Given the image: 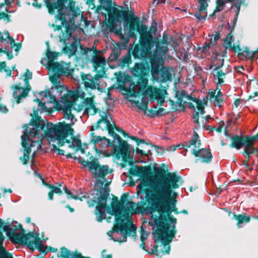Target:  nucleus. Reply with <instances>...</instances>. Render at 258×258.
I'll list each match as a JSON object with an SVG mask.
<instances>
[{
    "instance_id": "nucleus-10",
    "label": "nucleus",
    "mask_w": 258,
    "mask_h": 258,
    "mask_svg": "<svg viewBox=\"0 0 258 258\" xmlns=\"http://www.w3.org/2000/svg\"><path fill=\"white\" fill-rule=\"evenodd\" d=\"M44 2L50 14H53L54 10L58 9V19L67 21L66 17L69 15L70 10L64 5L66 0H44Z\"/></svg>"
},
{
    "instance_id": "nucleus-20",
    "label": "nucleus",
    "mask_w": 258,
    "mask_h": 258,
    "mask_svg": "<svg viewBox=\"0 0 258 258\" xmlns=\"http://www.w3.org/2000/svg\"><path fill=\"white\" fill-rule=\"evenodd\" d=\"M163 92V90L160 89L149 87L145 90L143 95L148 100L152 102L154 100H157L158 104L161 105L164 102Z\"/></svg>"
},
{
    "instance_id": "nucleus-11",
    "label": "nucleus",
    "mask_w": 258,
    "mask_h": 258,
    "mask_svg": "<svg viewBox=\"0 0 258 258\" xmlns=\"http://www.w3.org/2000/svg\"><path fill=\"white\" fill-rule=\"evenodd\" d=\"M130 28L131 31L137 30L140 34L141 38L142 39V43L144 45H148V38H153V34H155L156 29L154 27H151L149 31H147V27L146 25H140L137 18H133L131 19L130 23Z\"/></svg>"
},
{
    "instance_id": "nucleus-62",
    "label": "nucleus",
    "mask_w": 258,
    "mask_h": 258,
    "mask_svg": "<svg viewBox=\"0 0 258 258\" xmlns=\"http://www.w3.org/2000/svg\"><path fill=\"white\" fill-rule=\"evenodd\" d=\"M164 112V109L160 108L157 111V112L156 113V115L157 116H160L161 115H162L163 114Z\"/></svg>"
},
{
    "instance_id": "nucleus-46",
    "label": "nucleus",
    "mask_w": 258,
    "mask_h": 258,
    "mask_svg": "<svg viewBox=\"0 0 258 258\" xmlns=\"http://www.w3.org/2000/svg\"><path fill=\"white\" fill-rule=\"evenodd\" d=\"M0 258H13L10 252L6 251L3 248H0Z\"/></svg>"
},
{
    "instance_id": "nucleus-51",
    "label": "nucleus",
    "mask_w": 258,
    "mask_h": 258,
    "mask_svg": "<svg viewBox=\"0 0 258 258\" xmlns=\"http://www.w3.org/2000/svg\"><path fill=\"white\" fill-rule=\"evenodd\" d=\"M111 94L108 91L107 93V97L104 98L105 103L108 105H111L113 103V99L111 97Z\"/></svg>"
},
{
    "instance_id": "nucleus-56",
    "label": "nucleus",
    "mask_w": 258,
    "mask_h": 258,
    "mask_svg": "<svg viewBox=\"0 0 258 258\" xmlns=\"http://www.w3.org/2000/svg\"><path fill=\"white\" fill-rule=\"evenodd\" d=\"M234 104L236 107L241 106L243 104V100L241 99H237L234 101Z\"/></svg>"
},
{
    "instance_id": "nucleus-50",
    "label": "nucleus",
    "mask_w": 258,
    "mask_h": 258,
    "mask_svg": "<svg viewBox=\"0 0 258 258\" xmlns=\"http://www.w3.org/2000/svg\"><path fill=\"white\" fill-rule=\"evenodd\" d=\"M15 0H5V3L7 7L5 9L6 11L8 13H11L15 11V10H10V5L14 2Z\"/></svg>"
},
{
    "instance_id": "nucleus-23",
    "label": "nucleus",
    "mask_w": 258,
    "mask_h": 258,
    "mask_svg": "<svg viewBox=\"0 0 258 258\" xmlns=\"http://www.w3.org/2000/svg\"><path fill=\"white\" fill-rule=\"evenodd\" d=\"M147 40L149 42L148 45H144L142 43V39L141 38V48H140L138 45L135 46L133 51V55L135 57H143L151 52V49L154 46L153 38H148Z\"/></svg>"
},
{
    "instance_id": "nucleus-36",
    "label": "nucleus",
    "mask_w": 258,
    "mask_h": 258,
    "mask_svg": "<svg viewBox=\"0 0 258 258\" xmlns=\"http://www.w3.org/2000/svg\"><path fill=\"white\" fill-rule=\"evenodd\" d=\"M212 74L214 77L218 80V83L219 84H222L224 83L223 79L225 78V74L222 73L220 69H213Z\"/></svg>"
},
{
    "instance_id": "nucleus-37",
    "label": "nucleus",
    "mask_w": 258,
    "mask_h": 258,
    "mask_svg": "<svg viewBox=\"0 0 258 258\" xmlns=\"http://www.w3.org/2000/svg\"><path fill=\"white\" fill-rule=\"evenodd\" d=\"M207 15V10L201 9V7H199L198 11L196 12L195 14V16L199 20H205Z\"/></svg>"
},
{
    "instance_id": "nucleus-7",
    "label": "nucleus",
    "mask_w": 258,
    "mask_h": 258,
    "mask_svg": "<svg viewBox=\"0 0 258 258\" xmlns=\"http://www.w3.org/2000/svg\"><path fill=\"white\" fill-rule=\"evenodd\" d=\"M233 142L231 145L232 148L239 150L244 147V151L249 159V155L257 152L256 149L253 147L254 143L258 140V133L254 136L249 137L247 136L232 137Z\"/></svg>"
},
{
    "instance_id": "nucleus-61",
    "label": "nucleus",
    "mask_w": 258,
    "mask_h": 258,
    "mask_svg": "<svg viewBox=\"0 0 258 258\" xmlns=\"http://www.w3.org/2000/svg\"><path fill=\"white\" fill-rule=\"evenodd\" d=\"M121 59H122V61L123 63H128V62L130 60V56L127 55L124 57H123Z\"/></svg>"
},
{
    "instance_id": "nucleus-59",
    "label": "nucleus",
    "mask_w": 258,
    "mask_h": 258,
    "mask_svg": "<svg viewBox=\"0 0 258 258\" xmlns=\"http://www.w3.org/2000/svg\"><path fill=\"white\" fill-rule=\"evenodd\" d=\"M211 46H212V44H210V42L209 43L205 44L203 47V51H206L209 50V49L211 47Z\"/></svg>"
},
{
    "instance_id": "nucleus-22",
    "label": "nucleus",
    "mask_w": 258,
    "mask_h": 258,
    "mask_svg": "<svg viewBox=\"0 0 258 258\" xmlns=\"http://www.w3.org/2000/svg\"><path fill=\"white\" fill-rule=\"evenodd\" d=\"M48 70L52 72H55L59 76H69L72 72L69 64L63 62H50L48 64Z\"/></svg>"
},
{
    "instance_id": "nucleus-13",
    "label": "nucleus",
    "mask_w": 258,
    "mask_h": 258,
    "mask_svg": "<svg viewBox=\"0 0 258 258\" xmlns=\"http://www.w3.org/2000/svg\"><path fill=\"white\" fill-rule=\"evenodd\" d=\"M16 239L17 240L16 243L27 244L30 249L37 248L41 251H45L44 246L43 245L40 238L35 237L31 233L25 234L24 233L23 235L21 233L18 234L16 235Z\"/></svg>"
},
{
    "instance_id": "nucleus-12",
    "label": "nucleus",
    "mask_w": 258,
    "mask_h": 258,
    "mask_svg": "<svg viewBox=\"0 0 258 258\" xmlns=\"http://www.w3.org/2000/svg\"><path fill=\"white\" fill-rule=\"evenodd\" d=\"M72 133L68 134L65 135V137L61 138H58L57 136L54 137V139L50 138L47 135L48 127L46 125V130L44 132L45 137L50 144L51 142H55L56 145L58 146H63L66 143L68 144L69 147H80L81 146V141L79 139H77L74 137H72L74 134V130L73 128Z\"/></svg>"
},
{
    "instance_id": "nucleus-38",
    "label": "nucleus",
    "mask_w": 258,
    "mask_h": 258,
    "mask_svg": "<svg viewBox=\"0 0 258 258\" xmlns=\"http://www.w3.org/2000/svg\"><path fill=\"white\" fill-rule=\"evenodd\" d=\"M5 35L6 38H4L2 33L0 32V41L2 43H10L11 45L15 43L14 40L12 37L9 36L8 33H6Z\"/></svg>"
},
{
    "instance_id": "nucleus-47",
    "label": "nucleus",
    "mask_w": 258,
    "mask_h": 258,
    "mask_svg": "<svg viewBox=\"0 0 258 258\" xmlns=\"http://www.w3.org/2000/svg\"><path fill=\"white\" fill-rule=\"evenodd\" d=\"M220 34L219 33H217L215 35L213 36H212V37L210 39V44H212V46L215 45L217 41L220 39Z\"/></svg>"
},
{
    "instance_id": "nucleus-45",
    "label": "nucleus",
    "mask_w": 258,
    "mask_h": 258,
    "mask_svg": "<svg viewBox=\"0 0 258 258\" xmlns=\"http://www.w3.org/2000/svg\"><path fill=\"white\" fill-rule=\"evenodd\" d=\"M210 1V0H198V2L200 5L199 7H201V10H207Z\"/></svg>"
},
{
    "instance_id": "nucleus-8",
    "label": "nucleus",
    "mask_w": 258,
    "mask_h": 258,
    "mask_svg": "<svg viewBox=\"0 0 258 258\" xmlns=\"http://www.w3.org/2000/svg\"><path fill=\"white\" fill-rule=\"evenodd\" d=\"M200 146L201 141L199 139V137L198 134L195 132L189 143L187 145V147H191L192 154L196 157H199L196 161L197 162L198 161L205 163L210 162L213 157L212 153L205 149H200Z\"/></svg>"
},
{
    "instance_id": "nucleus-53",
    "label": "nucleus",
    "mask_w": 258,
    "mask_h": 258,
    "mask_svg": "<svg viewBox=\"0 0 258 258\" xmlns=\"http://www.w3.org/2000/svg\"><path fill=\"white\" fill-rule=\"evenodd\" d=\"M32 73H31L28 70H27L25 74V83L27 85H29L28 80L31 79L32 78Z\"/></svg>"
},
{
    "instance_id": "nucleus-39",
    "label": "nucleus",
    "mask_w": 258,
    "mask_h": 258,
    "mask_svg": "<svg viewBox=\"0 0 258 258\" xmlns=\"http://www.w3.org/2000/svg\"><path fill=\"white\" fill-rule=\"evenodd\" d=\"M52 73L53 75L49 77V79L51 82L53 83V85L55 86L60 85V82L58 80V79L60 76L56 74L55 72H52Z\"/></svg>"
},
{
    "instance_id": "nucleus-60",
    "label": "nucleus",
    "mask_w": 258,
    "mask_h": 258,
    "mask_svg": "<svg viewBox=\"0 0 258 258\" xmlns=\"http://www.w3.org/2000/svg\"><path fill=\"white\" fill-rule=\"evenodd\" d=\"M242 165L244 166L245 169L246 170H250V168L249 167V165L248 164L247 161H242Z\"/></svg>"
},
{
    "instance_id": "nucleus-52",
    "label": "nucleus",
    "mask_w": 258,
    "mask_h": 258,
    "mask_svg": "<svg viewBox=\"0 0 258 258\" xmlns=\"http://www.w3.org/2000/svg\"><path fill=\"white\" fill-rule=\"evenodd\" d=\"M149 234V232L145 231L144 229L142 227L141 234V239L142 241H144L147 238Z\"/></svg>"
},
{
    "instance_id": "nucleus-34",
    "label": "nucleus",
    "mask_w": 258,
    "mask_h": 258,
    "mask_svg": "<svg viewBox=\"0 0 258 258\" xmlns=\"http://www.w3.org/2000/svg\"><path fill=\"white\" fill-rule=\"evenodd\" d=\"M145 68L144 64L142 63H136L132 72L133 76L141 77L145 74Z\"/></svg>"
},
{
    "instance_id": "nucleus-15",
    "label": "nucleus",
    "mask_w": 258,
    "mask_h": 258,
    "mask_svg": "<svg viewBox=\"0 0 258 258\" xmlns=\"http://www.w3.org/2000/svg\"><path fill=\"white\" fill-rule=\"evenodd\" d=\"M101 119H99L96 125L91 127V131L95 129H101L102 131L107 130L108 133L113 137L114 139H120V137L114 132V127L110 123L109 118H111L107 111H103L100 114Z\"/></svg>"
},
{
    "instance_id": "nucleus-17",
    "label": "nucleus",
    "mask_w": 258,
    "mask_h": 258,
    "mask_svg": "<svg viewBox=\"0 0 258 258\" xmlns=\"http://www.w3.org/2000/svg\"><path fill=\"white\" fill-rule=\"evenodd\" d=\"M160 64L152 62L151 74L153 78L159 82H165L171 80V71L169 68L161 67L159 69Z\"/></svg>"
},
{
    "instance_id": "nucleus-55",
    "label": "nucleus",
    "mask_w": 258,
    "mask_h": 258,
    "mask_svg": "<svg viewBox=\"0 0 258 258\" xmlns=\"http://www.w3.org/2000/svg\"><path fill=\"white\" fill-rule=\"evenodd\" d=\"M95 162V159L92 160L91 161H85V160H83V161H82V162L81 163V164L83 166H87L89 168V171H90V164L92 163H94Z\"/></svg>"
},
{
    "instance_id": "nucleus-33",
    "label": "nucleus",
    "mask_w": 258,
    "mask_h": 258,
    "mask_svg": "<svg viewBox=\"0 0 258 258\" xmlns=\"http://www.w3.org/2000/svg\"><path fill=\"white\" fill-rule=\"evenodd\" d=\"M148 83V81L147 79H143L142 80V82H138L137 84L131 85L130 87V89L133 92V93L135 94H137L139 93L141 90L144 89L146 86H147Z\"/></svg>"
},
{
    "instance_id": "nucleus-63",
    "label": "nucleus",
    "mask_w": 258,
    "mask_h": 258,
    "mask_svg": "<svg viewBox=\"0 0 258 258\" xmlns=\"http://www.w3.org/2000/svg\"><path fill=\"white\" fill-rule=\"evenodd\" d=\"M189 143V142L188 143H185V145H183V144H180V145H178V146H176L177 147H179V149H181V148H183L184 147H186V151H187V148H189L190 147H187V145H188V144Z\"/></svg>"
},
{
    "instance_id": "nucleus-5",
    "label": "nucleus",
    "mask_w": 258,
    "mask_h": 258,
    "mask_svg": "<svg viewBox=\"0 0 258 258\" xmlns=\"http://www.w3.org/2000/svg\"><path fill=\"white\" fill-rule=\"evenodd\" d=\"M143 210V207L134 202H128L123 206L122 217H117L116 224L112 230L107 233L108 236L112 237L114 241L125 242L126 241V234L129 230L128 223L130 221L129 215L139 213Z\"/></svg>"
},
{
    "instance_id": "nucleus-2",
    "label": "nucleus",
    "mask_w": 258,
    "mask_h": 258,
    "mask_svg": "<svg viewBox=\"0 0 258 258\" xmlns=\"http://www.w3.org/2000/svg\"><path fill=\"white\" fill-rule=\"evenodd\" d=\"M90 172L92 178L95 179L94 189L89 196L86 194L80 193L75 195L64 186L63 187L69 199H79L82 201L84 199H88L87 203L89 206H96V219L101 222L105 218L107 199L109 196V190L108 187V181L106 176L110 173L109 166L107 165H101L97 159H95V162L90 164Z\"/></svg>"
},
{
    "instance_id": "nucleus-43",
    "label": "nucleus",
    "mask_w": 258,
    "mask_h": 258,
    "mask_svg": "<svg viewBox=\"0 0 258 258\" xmlns=\"http://www.w3.org/2000/svg\"><path fill=\"white\" fill-rule=\"evenodd\" d=\"M42 182L43 184H44L46 185H47L49 188L51 189L52 192L55 194H61L62 192L60 188L54 186V185L51 184H48L45 182L43 179Z\"/></svg>"
},
{
    "instance_id": "nucleus-28",
    "label": "nucleus",
    "mask_w": 258,
    "mask_h": 258,
    "mask_svg": "<svg viewBox=\"0 0 258 258\" xmlns=\"http://www.w3.org/2000/svg\"><path fill=\"white\" fill-rule=\"evenodd\" d=\"M188 97V94L186 91L184 90L178 91L176 93V98L177 100L176 102L171 101V105L172 109L176 110H182L183 109L182 106V99L184 98Z\"/></svg>"
},
{
    "instance_id": "nucleus-16",
    "label": "nucleus",
    "mask_w": 258,
    "mask_h": 258,
    "mask_svg": "<svg viewBox=\"0 0 258 258\" xmlns=\"http://www.w3.org/2000/svg\"><path fill=\"white\" fill-rule=\"evenodd\" d=\"M84 54L90 59L95 70L98 71L99 67H103L106 64L105 58L102 56L101 51L97 50L95 47L85 48L84 49Z\"/></svg>"
},
{
    "instance_id": "nucleus-26",
    "label": "nucleus",
    "mask_w": 258,
    "mask_h": 258,
    "mask_svg": "<svg viewBox=\"0 0 258 258\" xmlns=\"http://www.w3.org/2000/svg\"><path fill=\"white\" fill-rule=\"evenodd\" d=\"M153 45H156V50L154 52L153 57L152 58L151 62H154L160 64L162 61L163 56L165 54L166 52L168 51V47L166 46H161L156 41H154Z\"/></svg>"
},
{
    "instance_id": "nucleus-1",
    "label": "nucleus",
    "mask_w": 258,
    "mask_h": 258,
    "mask_svg": "<svg viewBox=\"0 0 258 258\" xmlns=\"http://www.w3.org/2000/svg\"><path fill=\"white\" fill-rule=\"evenodd\" d=\"M48 91L56 100L55 108L62 111L64 120L56 124L47 122V135L50 138L54 139V137L57 136L60 139L68 134L72 133V126L77 121V119L72 113V110H75L76 99L78 97L84 98L85 93L80 87H77L72 91L61 85L53 86Z\"/></svg>"
},
{
    "instance_id": "nucleus-18",
    "label": "nucleus",
    "mask_w": 258,
    "mask_h": 258,
    "mask_svg": "<svg viewBox=\"0 0 258 258\" xmlns=\"http://www.w3.org/2000/svg\"><path fill=\"white\" fill-rule=\"evenodd\" d=\"M36 101L38 103L41 112H49L52 108H55L56 100L48 90L40 93L39 98Z\"/></svg>"
},
{
    "instance_id": "nucleus-19",
    "label": "nucleus",
    "mask_w": 258,
    "mask_h": 258,
    "mask_svg": "<svg viewBox=\"0 0 258 258\" xmlns=\"http://www.w3.org/2000/svg\"><path fill=\"white\" fill-rule=\"evenodd\" d=\"M118 140L119 146L114 145L112 149L111 153L108 154L107 156L112 154H115L119 157H121L123 160H127L131 158V147L125 141L120 139H116Z\"/></svg>"
},
{
    "instance_id": "nucleus-44",
    "label": "nucleus",
    "mask_w": 258,
    "mask_h": 258,
    "mask_svg": "<svg viewBox=\"0 0 258 258\" xmlns=\"http://www.w3.org/2000/svg\"><path fill=\"white\" fill-rule=\"evenodd\" d=\"M224 60L223 58H217L216 62L210 67L212 69L213 67H215L214 69L217 70L220 69L224 64Z\"/></svg>"
},
{
    "instance_id": "nucleus-54",
    "label": "nucleus",
    "mask_w": 258,
    "mask_h": 258,
    "mask_svg": "<svg viewBox=\"0 0 258 258\" xmlns=\"http://www.w3.org/2000/svg\"><path fill=\"white\" fill-rule=\"evenodd\" d=\"M199 112H196L195 111V113L193 114V119L195 123L197 124V125L199 126H200V123L199 121Z\"/></svg>"
},
{
    "instance_id": "nucleus-4",
    "label": "nucleus",
    "mask_w": 258,
    "mask_h": 258,
    "mask_svg": "<svg viewBox=\"0 0 258 258\" xmlns=\"http://www.w3.org/2000/svg\"><path fill=\"white\" fill-rule=\"evenodd\" d=\"M45 125L44 120L37 118L33 120L32 122L26 126L24 134L22 136V145L25 149L24 156L20 158L24 164L27 163L29 159V154L31 152V148L36 147L37 150L41 148L42 140L46 139L43 128Z\"/></svg>"
},
{
    "instance_id": "nucleus-30",
    "label": "nucleus",
    "mask_w": 258,
    "mask_h": 258,
    "mask_svg": "<svg viewBox=\"0 0 258 258\" xmlns=\"http://www.w3.org/2000/svg\"><path fill=\"white\" fill-rule=\"evenodd\" d=\"M233 216L237 221L236 225L239 228L243 227L244 224L249 223L250 220V216L244 213L239 215L233 213Z\"/></svg>"
},
{
    "instance_id": "nucleus-3",
    "label": "nucleus",
    "mask_w": 258,
    "mask_h": 258,
    "mask_svg": "<svg viewBox=\"0 0 258 258\" xmlns=\"http://www.w3.org/2000/svg\"><path fill=\"white\" fill-rule=\"evenodd\" d=\"M180 179V177L177 176L174 173H168L167 175H162L156 182H154L150 188L146 189L145 191L146 198L149 204L152 209L157 211L156 213H152L151 216L158 215V213H159L161 215L162 220L168 227L169 230L172 231L174 234H175L174 229L176 219L174 218L171 220L173 225L170 227V229L166 222L167 220L163 219L162 213L165 208V204L171 197V186L174 188H178V183Z\"/></svg>"
},
{
    "instance_id": "nucleus-58",
    "label": "nucleus",
    "mask_w": 258,
    "mask_h": 258,
    "mask_svg": "<svg viewBox=\"0 0 258 258\" xmlns=\"http://www.w3.org/2000/svg\"><path fill=\"white\" fill-rule=\"evenodd\" d=\"M51 62L47 61V59L46 58H43L41 60V63L44 66H46V68L48 69V64Z\"/></svg>"
},
{
    "instance_id": "nucleus-27",
    "label": "nucleus",
    "mask_w": 258,
    "mask_h": 258,
    "mask_svg": "<svg viewBox=\"0 0 258 258\" xmlns=\"http://www.w3.org/2000/svg\"><path fill=\"white\" fill-rule=\"evenodd\" d=\"M30 89V85H27L26 88H24L19 85L15 86L13 96L17 103L20 102L21 99L27 96Z\"/></svg>"
},
{
    "instance_id": "nucleus-57",
    "label": "nucleus",
    "mask_w": 258,
    "mask_h": 258,
    "mask_svg": "<svg viewBox=\"0 0 258 258\" xmlns=\"http://www.w3.org/2000/svg\"><path fill=\"white\" fill-rule=\"evenodd\" d=\"M2 71H7V65L5 62L0 63V72Z\"/></svg>"
},
{
    "instance_id": "nucleus-42",
    "label": "nucleus",
    "mask_w": 258,
    "mask_h": 258,
    "mask_svg": "<svg viewBox=\"0 0 258 258\" xmlns=\"http://www.w3.org/2000/svg\"><path fill=\"white\" fill-rule=\"evenodd\" d=\"M101 6L105 10L108 9L112 6L111 0H99Z\"/></svg>"
},
{
    "instance_id": "nucleus-9",
    "label": "nucleus",
    "mask_w": 258,
    "mask_h": 258,
    "mask_svg": "<svg viewBox=\"0 0 258 258\" xmlns=\"http://www.w3.org/2000/svg\"><path fill=\"white\" fill-rule=\"evenodd\" d=\"M241 2H236L235 4L231 6V10H233L235 12V17L233 19V25L231 28L230 26H229L230 32L227 34L226 37L224 39V46L225 47V50L222 53V56H224L226 53V49H229L232 51H235L236 48L234 45L232 44V42L234 41V38L231 35V32L234 30L235 25L236 24L238 16L240 10V6L241 5Z\"/></svg>"
},
{
    "instance_id": "nucleus-31",
    "label": "nucleus",
    "mask_w": 258,
    "mask_h": 258,
    "mask_svg": "<svg viewBox=\"0 0 258 258\" xmlns=\"http://www.w3.org/2000/svg\"><path fill=\"white\" fill-rule=\"evenodd\" d=\"M124 205L123 201L113 202L111 205L112 212L115 216V220L117 217H122V209Z\"/></svg>"
},
{
    "instance_id": "nucleus-21",
    "label": "nucleus",
    "mask_w": 258,
    "mask_h": 258,
    "mask_svg": "<svg viewBox=\"0 0 258 258\" xmlns=\"http://www.w3.org/2000/svg\"><path fill=\"white\" fill-rule=\"evenodd\" d=\"M90 142L94 145L97 152L100 154L103 153L104 155L107 156L108 153H106L105 151L98 149V148L101 147L104 149L109 146L110 141L108 139L105 137L95 136L94 133H92L91 134Z\"/></svg>"
},
{
    "instance_id": "nucleus-24",
    "label": "nucleus",
    "mask_w": 258,
    "mask_h": 258,
    "mask_svg": "<svg viewBox=\"0 0 258 258\" xmlns=\"http://www.w3.org/2000/svg\"><path fill=\"white\" fill-rule=\"evenodd\" d=\"M3 230L6 232L7 235L10 237V239L15 243L17 241L16 239L17 234L21 233L23 235L24 233L22 226L17 222H13L11 227L9 225L4 226Z\"/></svg>"
},
{
    "instance_id": "nucleus-48",
    "label": "nucleus",
    "mask_w": 258,
    "mask_h": 258,
    "mask_svg": "<svg viewBox=\"0 0 258 258\" xmlns=\"http://www.w3.org/2000/svg\"><path fill=\"white\" fill-rule=\"evenodd\" d=\"M61 253L63 257L66 258H69L72 256L71 252L64 247L61 248Z\"/></svg>"
},
{
    "instance_id": "nucleus-40",
    "label": "nucleus",
    "mask_w": 258,
    "mask_h": 258,
    "mask_svg": "<svg viewBox=\"0 0 258 258\" xmlns=\"http://www.w3.org/2000/svg\"><path fill=\"white\" fill-rule=\"evenodd\" d=\"M46 55L47 59L49 60V61L53 62V60L57 59L58 53L55 52L51 51L48 49Z\"/></svg>"
},
{
    "instance_id": "nucleus-14",
    "label": "nucleus",
    "mask_w": 258,
    "mask_h": 258,
    "mask_svg": "<svg viewBox=\"0 0 258 258\" xmlns=\"http://www.w3.org/2000/svg\"><path fill=\"white\" fill-rule=\"evenodd\" d=\"M106 11L108 12V21L111 23L113 27L120 25L123 20L127 25L129 18L127 12L112 6Z\"/></svg>"
},
{
    "instance_id": "nucleus-64",
    "label": "nucleus",
    "mask_w": 258,
    "mask_h": 258,
    "mask_svg": "<svg viewBox=\"0 0 258 258\" xmlns=\"http://www.w3.org/2000/svg\"><path fill=\"white\" fill-rule=\"evenodd\" d=\"M8 109L7 108L6 106H2L0 105V112H7L8 111Z\"/></svg>"
},
{
    "instance_id": "nucleus-25",
    "label": "nucleus",
    "mask_w": 258,
    "mask_h": 258,
    "mask_svg": "<svg viewBox=\"0 0 258 258\" xmlns=\"http://www.w3.org/2000/svg\"><path fill=\"white\" fill-rule=\"evenodd\" d=\"M99 79L100 77L98 75H95V77H93L90 74L82 76V80L85 87L92 89H99Z\"/></svg>"
},
{
    "instance_id": "nucleus-49",
    "label": "nucleus",
    "mask_w": 258,
    "mask_h": 258,
    "mask_svg": "<svg viewBox=\"0 0 258 258\" xmlns=\"http://www.w3.org/2000/svg\"><path fill=\"white\" fill-rule=\"evenodd\" d=\"M54 142H53V143L51 142V143H52V150L53 151L56 152L57 153V154H58V155H64V151H63V150H60V149H58L56 145L54 144Z\"/></svg>"
},
{
    "instance_id": "nucleus-32",
    "label": "nucleus",
    "mask_w": 258,
    "mask_h": 258,
    "mask_svg": "<svg viewBox=\"0 0 258 258\" xmlns=\"http://www.w3.org/2000/svg\"><path fill=\"white\" fill-rule=\"evenodd\" d=\"M210 95V100L211 101L214 102L215 105L221 107L222 103L223 102V94L221 92L220 90L217 91V93L215 91L214 92H211V93H209Z\"/></svg>"
},
{
    "instance_id": "nucleus-41",
    "label": "nucleus",
    "mask_w": 258,
    "mask_h": 258,
    "mask_svg": "<svg viewBox=\"0 0 258 258\" xmlns=\"http://www.w3.org/2000/svg\"><path fill=\"white\" fill-rule=\"evenodd\" d=\"M191 99L194 101L196 102L197 105L198 109L200 111V113L203 115L205 113L204 108L202 105V102L201 100L197 99L195 98H191Z\"/></svg>"
},
{
    "instance_id": "nucleus-29",
    "label": "nucleus",
    "mask_w": 258,
    "mask_h": 258,
    "mask_svg": "<svg viewBox=\"0 0 258 258\" xmlns=\"http://www.w3.org/2000/svg\"><path fill=\"white\" fill-rule=\"evenodd\" d=\"M81 110L85 109V111H92L93 113L97 112L95 103L94 102L93 97H87L85 99L82 103Z\"/></svg>"
},
{
    "instance_id": "nucleus-6",
    "label": "nucleus",
    "mask_w": 258,
    "mask_h": 258,
    "mask_svg": "<svg viewBox=\"0 0 258 258\" xmlns=\"http://www.w3.org/2000/svg\"><path fill=\"white\" fill-rule=\"evenodd\" d=\"M148 224L152 227V234L155 242H160L162 245V252L168 254L170 250L169 243L174 236L173 232L169 230L168 227L162 220L159 213L158 215H153L150 217Z\"/></svg>"
},
{
    "instance_id": "nucleus-35",
    "label": "nucleus",
    "mask_w": 258,
    "mask_h": 258,
    "mask_svg": "<svg viewBox=\"0 0 258 258\" xmlns=\"http://www.w3.org/2000/svg\"><path fill=\"white\" fill-rule=\"evenodd\" d=\"M77 50V46L75 42L72 43L69 46L63 48L64 52L69 56L74 55Z\"/></svg>"
}]
</instances>
